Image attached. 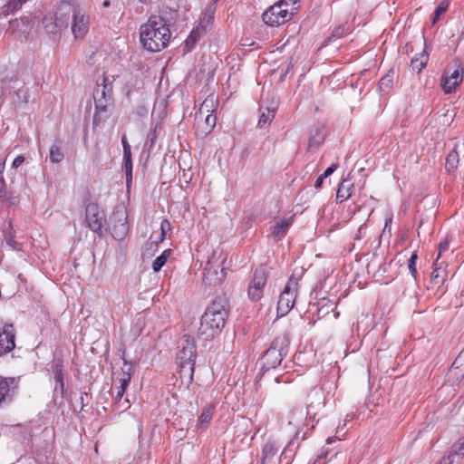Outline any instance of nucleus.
<instances>
[{"mask_svg":"<svg viewBox=\"0 0 464 464\" xmlns=\"http://www.w3.org/2000/svg\"><path fill=\"white\" fill-rule=\"evenodd\" d=\"M64 158L62 147L60 145H53L50 148V160L53 163H60Z\"/></svg>","mask_w":464,"mask_h":464,"instance_id":"f704fd0d","label":"nucleus"},{"mask_svg":"<svg viewBox=\"0 0 464 464\" xmlns=\"http://www.w3.org/2000/svg\"><path fill=\"white\" fill-rule=\"evenodd\" d=\"M5 160H6V159L0 161V198L5 195V190H6V184L4 179V176H3L5 169Z\"/></svg>","mask_w":464,"mask_h":464,"instance_id":"ea45409f","label":"nucleus"},{"mask_svg":"<svg viewBox=\"0 0 464 464\" xmlns=\"http://www.w3.org/2000/svg\"><path fill=\"white\" fill-rule=\"evenodd\" d=\"M143 3H147L149 0H140Z\"/></svg>","mask_w":464,"mask_h":464,"instance_id":"4d7b16f0","label":"nucleus"},{"mask_svg":"<svg viewBox=\"0 0 464 464\" xmlns=\"http://www.w3.org/2000/svg\"><path fill=\"white\" fill-rule=\"evenodd\" d=\"M292 223L293 218L276 221L275 226L271 227V236L277 240L282 239L286 235L289 227L292 226Z\"/></svg>","mask_w":464,"mask_h":464,"instance_id":"6ab92c4d","label":"nucleus"},{"mask_svg":"<svg viewBox=\"0 0 464 464\" xmlns=\"http://www.w3.org/2000/svg\"><path fill=\"white\" fill-rule=\"evenodd\" d=\"M177 359L179 362L181 370L188 368L191 373L194 371L197 349L195 340L192 336L185 334L179 342Z\"/></svg>","mask_w":464,"mask_h":464,"instance_id":"39448f33","label":"nucleus"},{"mask_svg":"<svg viewBox=\"0 0 464 464\" xmlns=\"http://www.w3.org/2000/svg\"><path fill=\"white\" fill-rule=\"evenodd\" d=\"M464 457V436L460 437L451 447L447 455L442 458L444 464H453L456 458Z\"/></svg>","mask_w":464,"mask_h":464,"instance_id":"dca6fc26","label":"nucleus"},{"mask_svg":"<svg viewBox=\"0 0 464 464\" xmlns=\"http://www.w3.org/2000/svg\"><path fill=\"white\" fill-rule=\"evenodd\" d=\"M463 67L459 62H455L444 70L440 78V86L446 94L456 92L463 81Z\"/></svg>","mask_w":464,"mask_h":464,"instance_id":"6e6552de","label":"nucleus"},{"mask_svg":"<svg viewBox=\"0 0 464 464\" xmlns=\"http://www.w3.org/2000/svg\"><path fill=\"white\" fill-rule=\"evenodd\" d=\"M392 218H393L392 213V212L387 213L383 231H385L388 228V227L392 224Z\"/></svg>","mask_w":464,"mask_h":464,"instance_id":"09e8293b","label":"nucleus"},{"mask_svg":"<svg viewBox=\"0 0 464 464\" xmlns=\"http://www.w3.org/2000/svg\"><path fill=\"white\" fill-rule=\"evenodd\" d=\"M130 380H131L130 366H128L127 370L124 368L122 369L121 376L118 378L120 385L117 386L116 389L123 390V392H125L126 389L130 385Z\"/></svg>","mask_w":464,"mask_h":464,"instance_id":"c756f323","label":"nucleus"},{"mask_svg":"<svg viewBox=\"0 0 464 464\" xmlns=\"http://www.w3.org/2000/svg\"><path fill=\"white\" fill-rule=\"evenodd\" d=\"M291 442L286 446V448L284 450L283 453L281 454V458H286L288 451H290Z\"/></svg>","mask_w":464,"mask_h":464,"instance_id":"3c124183","label":"nucleus"},{"mask_svg":"<svg viewBox=\"0 0 464 464\" xmlns=\"http://www.w3.org/2000/svg\"><path fill=\"white\" fill-rule=\"evenodd\" d=\"M267 273L265 268H256L247 288V296L252 302L261 300L266 285Z\"/></svg>","mask_w":464,"mask_h":464,"instance_id":"f8f14e48","label":"nucleus"},{"mask_svg":"<svg viewBox=\"0 0 464 464\" xmlns=\"http://www.w3.org/2000/svg\"><path fill=\"white\" fill-rule=\"evenodd\" d=\"M437 266V262L434 264ZM447 277V272L445 269L441 268L440 266H435L432 273H431V282L433 284H439L443 283L446 280Z\"/></svg>","mask_w":464,"mask_h":464,"instance_id":"72a5a7b5","label":"nucleus"},{"mask_svg":"<svg viewBox=\"0 0 464 464\" xmlns=\"http://www.w3.org/2000/svg\"><path fill=\"white\" fill-rule=\"evenodd\" d=\"M429 59L428 53L423 51L411 61V70L417 72H420L423 68H425L427 62Z\"/></svg>","mask_w":464,"mask_h":464,"instance_id":"bb28decb","label":"nucleus"},{"mask_svg":"<svg viewBox=\"0 0 464 464\" xmlns=\"http://www.w3.org/2000/svg\"><path fill=\"white\" fill-rule=\"evenodd\" d=\"M459 164V154L455 149L450 150L446 157L445 167L448 171H452L457 169Z\"/></svg>","mask_w":464,"mask_h":464,"instance_id":"2f4dec72","label":"nucleus"},{"mask_svg":"<svg viewBox=\"0 0 464 464\" xmlns=\"http://www.w3.org/2000/svg\"><path fill=\"white\" fill-rule=\"evenodd\" d=\"M354 185L350 179H343L338 186L336 191V200L343 203L352 196V191Z\"/></svg>","mask_w":464,"mask_h":464,"instance_id":"aec40b11","label":"nucleus"},{"mask_svg":"<svg viewBox=\"0 0 464 464\" xmlns=\"http://www.w3.org/2000/svg\"><path fill=\"white\" fill-rule=\"evenodd\" d=\"M111 236L115 240H123L129 232L128 212L124 207H117L110 217Z\"/></svg>","mask_w":464,"mask_h":464,"instance_id":"1a4fd4ad","label":"nucleus"},{"mask_svg":"<svg viewBox=\"0 0 464 464\" xmlns=\"http://www.w3.org/2000/svg\"><path fill=\"white\" fill-rule=\"evenodd\" d=\"M462 362H464V350L459 353V355L453 362L452 368H459L461 366Z\"/></svg>","mask_w":464,"mask_h":464,"instance_id":"a18cd8bd","label":"nucleus"},{"mask_svg":"<svg viewBox=\"0 0 464 464\" xmlns=\"http://www.w3.org/2000/svg\"><path fill=\"white\" fill-rule=\"evenodd\" d=\"M324 140V130L322 127H315L310 130L309 148H318Z\"/></svg>","mask_w":464,"mask_h":464,"instance_id":"b1692460","label":"nucleus"},{"mask_svg":"<svg viewBox=\"0 0 464 464\" xmlns=\"http://www.w3.org/2000/svg\"><path fill=\"white\" fill-rule=\"evenodd\" d=\"M337 169V165L336 164H332L331 166H329L325 170L324 172L322 174L323 175V178H327L329 177L332 173H334V171Z\"/></svg>","mask_w":464,"mask_h":464,"instance_id":"de8ad7c7","label":"nucleus"},{"mask_svg":"<svg viewBox=\"0 0 464 464\" xmlns=\"http://www.w3.org/2000/svg\"><path fill=\"white\" fill-rule=\"evenodd\" d=\"M110 4H111V3H110V1H109V0H105V1H103V3H102V7H103V8H107V7H109V6H110Z\"/></svg>","mask_w":464,"mask_h":464,"instance_id":"603ef678","label":"nucleus"},{"mask_svg":"<svg viewBox=\"0 0 464 464\" xmlns=\"http://www.w3.org/2000/svg\"><path fill=\"white\" fill-rule=\"evenodd\" d=\"M203 117H205L204 125L201 127L202 130L201 133L203 135H208L212 131L214 127L216 126L217 122V117L213 113H208L205 114Z\"/></svg>","mask_w":464,"mask_h":464,"instance_id":"7c9ffc66","label":"nucleus"},{"mask_svg":"<svg viewBox=\"0 0 464 464\" xmlns=\"http://www.w3.org/2000/svg\"><path fill=\"white\" fill-rule=\"evenodd\" d=\"M417 258H418L417 253L414 252L411 256V257L409 259V263H408L409 271L414 278H416V276H417V268H416Z\"/></svg>","mask_w":464,"mask_h":464,"instance_id":"a19ab883","label":"nucleus"},{"mask_svg":"<svg viewBox=\"0 0 464 464\" xmlns=\"http://www.w3.org/2000/svg\"><path fill=\"white\" fill-rule=\"evenodd\" d=\"M287 341L285 338H276L271 346L263 355V368L266 370L273 369L280 365L284 356L287 353Z\"/></svg>","mask_w":464,"mask_h":464,"instance_id":"0eeeda50","label":"nucleus"},{"mask_svg":"<svg viewBox=\"0 0 464 464\" xmlns=\"http://www.w3.org/2000/svg\"><path fill=\"white\" fill-rule=\"evenodd\" d=\"M53 378L55 382L54 392H59L61 396L64 394V381H63V365L60 360L53 362Z\"/></svg>","mask_w":464,"mask_h":464,"instance_id":"f3484780","label":"nucleus"},{"mask_svg":"<svg viewBox=\"0 0 464 464\" xmlns=\"http://www.w3.org/2000/svg\"><path fill=\"white\" fill-rule=\"evenodd\" d=\"M278 448L275 442L267 441L263 448L262 464H269L276 455Z\"/></svg>","mask_w":464,"mask_h":464,"instance_id":"a878e982","label":"nucleus"},{"mask_svg":"<svg viewBox=\"0 0 464 464\" xmlns=\"http://www.w3.org/2000/svg\"><path fill=\"white\" fill-rule=\"evenodd\" d=\"M85 222L87 227L99 236L102 233L106 216L96 203H90L85 208Z\"/></svg>","mask_w":464,"mask_h":464,"instance_id":"9b49d317","label":"nucleus"},{"mask_svg":"<svg viewBox=\"0 0 464 464\" xmlns=\"http://www.w3.org/2000/svg\"><path fill=\"white\" fill-rule=\"evenodd\" d=\"M14 382V379L0 378V406L10 402L12 400L10 386Z\"/></svg>","mask_w":464,"mask_h":464,"instance_id":"412c9836","label":"nucleus"},{"mask_svg":"<svg viewBox=\"0 0 464 464\" xmlns=\"http://www.w3.org/2000/svg\"><path fill=\"white\" fill-rule=\"evenodd\" d=\"M333 440H334V438H328V439L326 440V443H328V444H329V443H331Z\"/></svg>","mask_w":464,"mask_h":464,"instance_id":"6e6d98bb","label":"nucleus"},{"mask_svg":"<svg viewBox=\"0 0 464 464\" xmlns=\"http://www.w3.org/2000/svg\"><path fill=\"white\" fill-rule=\"evenodd\" d=\"M214 12L209 10L206 12L199 21V25L203 30H207L213 23Z\"/></svg>","mask_w":464,"mask_h":464,"instance_id":"4c0bfd02","label":"nucleus"},{"mask_svg":"<svg viewBox=\"0 0 464 464\" xmlns=\"http://www.w3.org/2000/svg\"><path fill=\"white\" fill-rule=\"evenodd\" d=\"M214 410V406H208L202 410L198 420V427L199 429H206L208 427L213 417Z\"/></svg>","mask_w":464,"mask_h":464,"instance_id":"393cba45","label":"nucleus"},{"mask_svg":"<svg viewBox=\"0 0 464 464\" xmlns=\"http://www.w3.org/2000/svg\"><path fill=\"white\" fill-rule=\"evenodd\" d=\"M298 280L290 277L281 292L277 302V315H286L294 307L298 295Z\"/></svg>","mask_w":464,"mask_h":464,"instance_id":"423d86ee","label":"nucleus"},{"mask_svg":"<svg viewBox=\"0 0 464 464\" xmlns=\"http://www.w3.org/2000/svg\"><path fill=\"white\" fill-rule=\"evenodd\" d=\"M68 8H69V5H67V4H62L60 6L61 11L68 9Z\"/></svg>","mask_w":464,"mask_h":464,"instance_id":"864d4df0","label":"nucleus"},{"mask_svg":"<svg viewBox=\"0 0 464 464\" xmlns=\"http://www.w3.org/2000/svg\"><path fill=\"white\" fill-rule=\"evenodd\" d=\"M319 308H318V316L324 317L329 314L330 311H334L335 309L336 304L329 299L322 298L319 301Z\"/></svg>","mask_w":464,"mask_h":464,"instance_id":"cd10ccee","label":"nucleus"},{"mask_svg":"<svg viewBox=\"0 0 464 464\" xmlns=\"http://www.w3.org/2000/svg\"><path fill=\"white\" fill-rule=\"evenodd\" d=\"M14 337L15 330L12 324L0 325V357L14 350Z\"/></svg>","mask_w":464,"mask_h":464,"instance_id":"ddd939ff","label":"nucleus"},{"mask_svg":"<svg viewBox=\"0 0 464 464\" xmlns=\"http://www.w3.org/2000/svg\"><path fill=\"white\" fill-rule=\"evenodd\" d=\"M297 0H280L267 8L262 15L263 21L269 26H279L291 19Z\"/></svg>","mask_w":464,"mask_h":464,"instance_id":"20e7f679","label":"nucleus"},{"mask_svg":"<svg viewBox=\"0 0 464 464\" xmlns=\"http://www.w3.org/2000/svg\"><path fill=\"white\" fill-rule=\"evenodd\" d=\"M170 38L169 25L161 16L152 15L140 27V42L149 52L157 53L165 49Z\"/></svg>","mask_w":464,"mask_h":464,"instance_id":"f257e3e1","label":"nucleus"},{"mask_svg":"<svg viewBox=\"0 0 464 464\" xmlns=\"http://www.w3.org/2000/svg\"><path fill=\"white\" fill-rule=\"evenodd\" d=\"M18 23H19V20H17V19H16V20H14V21H12V22H11V25H12V26H14V25H15L16 24H18Z\"/></svg>","mask_w":464,"mask_h":464,"instance_id":"5fc2aeb1","label":"nucleus"},{"mask_svg":"<svg viewBox=\"0 0 464 464\" xmlns=\"http://www.w3.org/2000/svg\"><path fill=\"white\" fill-rule=\"evenodd\" d=\"M7 245L12 247L14 250H21V245L17 243L13 237H5Z\"/></svg>","mask_w":464,"mask_h":464,"instance_id":"c03bdc74","label":"nucleus"},{"mask_svg":"<svg viewBox=\"0 0 464 464\" xmlns=\"http://www.w3.org/2000/svg\"><path fill=\"white\" fill-rule=\"evenodd\" d=\"M171 253L170 249L164 250L160 256H159L152 263V269L154 272H159L161 267L166 264L169 255Z\"/></svg>","mask_w":464,"mask_h":464,"instance_id":"473e14b6","label":"nucleus"},{"mask_svg":"<svg viewBox=\"0 0 464 464\" xmlns=\"http://www.w3.org/2000/svg\"><path fill=\"white\" fill-rule=\"evenodd\" d=\"M111 102V91L106 85H103L102 90L98 89L95 93V109L99 111H104L106 107Z\"/></svg>","mask_w":464,"mask_h":464,"instance_id":"a211bd4d","label":"nucleus"},{"mask_svg":"<svg viewBox=\"0 0 464 464\" xmlns=\"http://www.w3.org/2000/svg\"><path fill=\"white\" fill-rule=\"evenodd\" d=\"M393 86V72L390 71L382 76L379 82V90L381 92L387 93Z\"/></svg>","mask_w":464,"mask_h":464,"instance_id":"c85d7f7f","label":"nucleus"},{"mask_svg":"<svg viewBox=\"0 0 464 464\" xmlns=\"http://www.w3.org/2000/svg\"><path fill=\"white\" fill-rule=\"evenodd\" d=\"M72 33L75 39H82L89 32L90 18L85 7H72Z\"/></svg>","mask_w":464,"mask_h":464,"instance_id":"9d476101","label":"nucleus"},{"mask_svg":"<svg viewBox=\"0 0 464 464\" xmlns=\"http://www.w3.org/2000/svg\"><path fill=\"white\" fill-rule=\"evenodd\" d=\"M449 247H450V244H449L448 240L445 239L440 243L436 262H438V260L440 258L441 255L444 252H446L449 249Z\"/></svg>","mask_w":464,"mask_h":464,"instance_id":"79ce46f5","label":"nucleus"},{"mask_svg":"<svg viewBox=\"0 0 464 464\" xmlns=\"http://www.w3.org/2000/svg\"><path fill=\"white\" fill-rule=\"evenodd\" d=\"M449 7V3L447 1H442L440 3V5L436 7L434 12V17L432 19V24H435L438 20L440 19V15L444 14Z\"/></svg>","mask_w":464,"mask_h":464,"instance_id":"58836bf2","label":"nucleus"},{"mask_svg":"<svg viewBox=\"0 0 464 464\" xmlns=\"http://www.w3.org/2000/svg\"><path fill=\"white\" fill-rule=\"evenodd\" d=\"M121 144L123 147V169L126 175V187L129 190L132 182V160L131 149L125 135L121 138Z\"/></svg>","mask_w":464,"mask_h":464,"instance_id":"4468645a","label":"nucleus"},{"mask_svg":"<svg viewBox=\"0 0 464 464\" xmlns=\"http://www.w3.org/2000/svg\"><path fill=\"white\" fill-rule=\"evenodd\" d=\"M257 126L260 129L267 127L276 116V106L267 107L265 110L261 107Z\"/></svg>","mask_w":464,"mask_h":464,"instance_id":"4be33fe9","label":"nucleus"},{"mask_svg":"<svg viewBox=\"0 0 464 464\" xmlns=\"http://www.w3.org/2000/svg\"><path fill=\"white\" fill-rule=\"evenodd\" d=\"M199 38V29L192 30L189 35L185 40V51L189 52L194 47L195 44Z\"/></svg>","mask_w":464,"mask_h":464,"instance_id":"e433bc0d","label":"nucleus"},{"mask_svg":"<svg viewBox=\"0 0 464 464\" xmlns=\"http://www.w3.org/2000/svg\"><path fill=\"white\" fill-rule=\"evenodd\" d=\"M125 392L123 390H117V393L114 397V402L118 407L119 411H126L130 407V401L128 399L122 401V397Z\"/></svg>","mask_w":464,"mask_h":464,"instance_id":"c9c22d12","label":"nucleus"},{"mask_svg":"<svg viewBox=\"0 0 464 464\" xmlns=\"http://www.w3.org/2000/svg\"><path fill=\"white\" fill-rule=\"evenodd\" d=\"M227 259L226 253L221 248H216L208 256L203 272V282L206 285H219L226 278L224 264Z\"/></svg>","mask_w":464,"mask_h":464,"instance_id":"7ed1b4c3","label":"nucleus"},{"mask_svg":"<svg viewBox=\"0 0 464 464\" xmlns=\"http://www.w3.org/2000/svg\"><path fill=\"white\" fill-rule=\"evenodd\" d=\"M24 162V157L23 155H19L17 156L14 160H13V163H12V168L13 169H17L19 168L23 163Z\"/></svg>","mask_w":464,"mask_h":464,"instance_id":"49530a36","label":"nucleus"},{"mask_svg":"<svg viewBox=\"0 0 464 464\" xmlns=\"http://www.w3.org/2000/svg\"><path fill=\"white\" fill-rule=\"evenodd\" d=\"M44 27L48 34H56L66 27V22L56 14L54 16H45L43 19Z\"/></svg>","mask_w":464,"mask_h":464,"instance_id":"2eb2a0df","label":"nucleus"},{"mask_svg":"<svg viewBox=\"0 0 464 464\" xmlns=\"http://www.w3.org/2000/svg\"><path fill=\"white\" fill-rule=\"evenodd\" d=\"M227 314V301L221 297L216 298L201 316L198 336L210 340L218 335L225 326Z\"/></svg>","mask_w":464,"mask_h":464,"instance_id":"f03ea898","label":"nucleus"},{"mask_svg":"<svg viewBox=\"0 0 464 464\" xmlns=\"http://www.w3.org/2000/svg\"><path fill=\"white\" fill-rule=\"evenodd\" d=\"M325 179H326V178H323V175L321 174V175L316 179V180H315V184H314V187H315L316 188H321V186H322V184H323V182H324V180Z\"/></svg>","mask_w":464,"mask_h":464,"instance_id":"8fccbe9b","label":"nucleus"},{"mask_svg":"<svg viewBox=\"0 0 464 464\" xmlns=\"http://www.w3.org/2000/svg\"><path fill=\"white\" fill-rule=\"evenodd\" d=\"M160 229H161V240H163L167 232L170 230V223L169 222L168 219H163L161 221Z\"/></svg>","mask_w":464,"mask_h":464,"instance_id":"37998d69","label":"nucleus"},{"mask_svg":"<svg viewBox=\"0 0 464 464\" xmlns=\"http://www.w3.org/2000/svg\"><path fill=\"white\" fill-rule=\"evenodd\" d=\"M217 102L214 95H209L205 101L201 103L198 112L196 115L197 120H202L203 116L208 113H213L215 111V104Z\"/></svg>","mask_w":464,"mask_h":464,"instance_id":"5701e85b","label":"nucleus"}]
</instances>
